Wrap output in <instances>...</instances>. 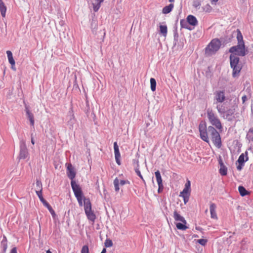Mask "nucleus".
<instances>
[{
	"label": "nucleus",
	"mask_w": 253,
	"mask_h": 253,
	"mask_svg": "<svg viewBox=\"0 0 253 253\" xmlns=\"http://www.w3.org/2000/svg\"><path fill=\"white\" fill-rule=\"evenodd\" d=\"M11 69H12V70H14V71H15V70H16V68H15V66H11Z\"/></svg>",
	"instance_id": "61"
},
{
	"label": "nucleus",
	"mask_w": 253,
	"mask_h": 253,
	"mask_svg": "<svg viewBox=\"0 0 253 253\" xmlns=\"http://www.w3.org/2000/svg\"><path fill=\"white\" fill-rule=\"evenodd\" d=\"M184 187L186 188L191 189V182L190 180H187L186 183L185 184Z\"/></svg>",
	"instance_id": "49"
},
{
	"label": "nucleus",
	"mask_w": 253,
	"mask_h": 253,
	"mask_svg": "<svg viewBox=\"0 0 253 253\" xmlns=\"http://www.w3.org/2000/svg\"><path fill=\"white\" fill-rule=\"evenodd\" d=\"M189 23H188L187 20L181 19L180 20V26L182 28L188 29L190 31L192 30L194 28L189 26Z\"/></svg>",
	"instance_id": "21"
},
{
	"label": "nucleus",
	"mask_w": 253,
	"mask_h": 253,
	"mask_svg": "<svg viewBox=\"0 0 253 253\" xmlns=\"http://www.w3.org/2000/svg\"><path fill=\"white\" fill-rule=\"evenodd\" d=\"M36 193L38 196L40 201L42 203L46 201V200L44 199L42 196V191H36Z\"/></svg>",
	"instance_id": "34"
},
{
	"label": "nucleus",
	"mask_w": 253,
	"mask_h": 253,
	"mask_svg": "<svg viewBox=\"0 0 253 253\" xmlns=\"http://www.w3.org/2000/svg\"><path fill=\"white\" fill-rule=\"evenodd\" d=\"M103 2V1H100V0H95L94 2L92 3V5L93 6V11L94 12H97L99 10L101 3Z\"/></svg>",
	"instance_id": "26"
},
{
	"label": "nucleus",
	"mask_w": 253,
	"mask_h": 253,
	"mask_svg": "<svg viewBox=\"0 0 253 253\" xmlns=\"http://www.w3.org/2000/svg\"><path fill=\"white\" fill-rule=\"evenodd\" d=\"M43 205L46 207L47 209L50 208L51 206L50 205V204L46 201L42 203Z\"/></svg>",
	"instance_id": "52"
},
{
	"label": "nucleus",
	"mask_w": 253,
	"mask_h": 253,
	"mask_svg": "<svg viewBox=\"0 0 253 253\" xmlns=\"http://www.w3.org/2000/svg\"><path fill=\"white\" fill-rule=\"evenodd\" d=\"M73 191L74 193L75 197L78 202L80 206H83V200L84 202V198H85L83 194V190L81 186L72 188Z\"/></svg>",
	"instance_id": "9"
},
{
	"label": "nucleus",
	"mask_w": 253,
	"mask_h": 253,
	"mask_svg": "<svg viewBox=\"0 0 253 253\" xmlns=\"http://www.w3.org/2000/svg\"><path fill=\"white\" fill-rule=\"evenodd\" d=\"M236 145L238 146L239 147H241L242 146V144L240 143L238 141H236Z\"/></svg>",
	"instance_id": "57"
},
{
	"label": "nucleus",
	"mask_w": 253,
	"mask_h": 253,
	"mask_svg": "<svg viewBox=\"0 0 253 253\" xmlns=\"http://www.w3.org/2000/svg\"><path fill=\"white\" fill-rule=\"evenodd\" d=\"M46 253H52L49 250H48V251H46Z\"/></svg>",
	"instance_id": "63"
},
{
	"label": "nucleus",
	"mask_w": 253,
	"mask_h": 253,
	"mask_svg": "<svg viewBox=\"0 0 253 253\" xmlns=\"http://www.w3.org/2000/svg\"><path fill=\"white\" fill-rule=\"evenodd\" d=\"M6 54H7V58H8L13 57L12 53L10 50H7L6 51Z\"/></svg>",
	"instance_id": "54"
},
{
	"label": "nucleus",
	"mask_w": 253,
	"mask_h": 253,
	"mask_svg": "<svg viewBox=\"0 0 253 253\" xmlns=\"http://www.w3.org/2000/svg\"><path fill=\"white\" fill-rule=\"evenodd\" d=\"M106 253V248H104L103 250H102L101 253Z\"/></svg>",
	"instance_id": "59"
},
{
	"label": "nucleus",
	"mask_w": 253,
	"mask_h": 253,
	"mask_svg": "<svg viewBox=\"0 0 253 253\" xmlns=\"http://www.w3.org/2000/svg\"><path fill=\"white\" fill-rule=\"evenodd\" d=\"M90 27L92 29H96L97 27V21L94 19H92L90 23Z\"/></svg>",
	"instance_id": "38"
},
{
	"label": "nucleus",
	"mask_w": 253,
	"mask_h": 253,
	"mask_svg": "<svg viewBox=\"0 0 253 253\" xmlns=\"http://www.w3.org/2000/svg\"><path fill=\"white\" fill-rule=\"evenodd\" d=\"M242 102L243 103H245L246 102V101L247 100V97L246 95H244L242 96Z\"/></svg>",
	"instance_id": "56"
},
{
	"label": "nucleus",
	"mask_w": 253,
	"mask_h": 253,
	"mask_svg": "<svg viewBox=\"0 0 253 253\" xmlns=\"http://www.w3.org/2000/svg\"><path fill=\"white\" fill-rule=\"evenodd\" d=\"M250 169H253V163L251 165H250Z\"/></svg>",
	"instance_id": "62"
},
{
	"label": "nucleus",
	"mask_w": 253,
	"mask_h": 253,
	"mask_svg": "<svg viewBox=\"0 0 253 253\" xmlns=\"http://www.w3.org/2000/svg\"><path fill=\"white\" fill-rule=\"evenodd\" d=\"M160 32L164 37H166L168 32L167 26L166 25H160Z\"/></svg>",
	"instance_id": "31"
},
{
	"label": "nucleus",
	"mask_w": 253,
	"mask_h": 253,
	"mask_svg": "<svg viewBox=\"0 0 253 253\" xmlns=\"http://www.w3.org/2000/svg\"><path fill=\"white\" fill-rule=\"evenodd\" d=\"M28 155L29 153L26 142L24 140H22L20 141L19 158L20 159H25Z\"/></svg>",
	"instance_id": "10"
},
{
	"label": "nucleus",
	"mask_w": 253,
	"mask_h": 253,
	"mask_svg": "<svg viewBox=\"0 0 253 253\" xmlns=\"http://www.w3.org/2000/svg\"><path fill=\"white\" fill-rule=\"evenodd\" d=\"M169 1L171 3L172 2H174V0H169Z\"/></svg>",
	"instance_id": "64"
},
{
	"label": "nucleus",
	"mask_w": 253,
	"mask_h": 253,
	"mask_svg": "<svg viewBox=\"0 0 253 253\" xmlns=\"http://www.w3.org/2000/svg\"><path fill=\"white\" fill-rule=\"evenodd\" d=\"M199 131L200 138L205 142L209 143L208 127H207V123L205 121H201L200 122L199 125Z\"/></svg>",
	"instance_id": "7"
},
{
	"label": "nucleus",
	"mask_w": 253,
	"mask_h": 253,
	"mask_svg": "<svg viewBox=\"0 0 253 253\" xmlns=\"http://www.w3.org/2000/svg\"><path fill=\"white\" fill-rule=\"evenodd\" d=\"M25 111L27 118L29 119L30 125L32 126H34L35 120L33 114L30 111L28 106L25 105Z\"/></svg>",
	"instance_id": "15"
},
{
	"label": "nucleus",
	"mask_w": 253,
	"mask_h": 253,
	"mask_svg": "<svg viewBox=\"0 0 253 253\" xmlns=\"http://www.w3.org/2000/svg\"><path fill=\"white\" fill-rule=\"evenodd\" d=\"M190 192L191 189L186 188L184 187L183 190L180 193L179 196H190Z\"/></svg>",
	"instance_id": "32"
},
{
	"label": "nucleus",
	"mask_w": 253,
	"mask_h": 253,
	"mask_svg": "<svg viewBox=\"0 0 253 253\" xmlns=\"http://www.w3.org/2000/svg\"><path fill=\"white\" fill-rule=\"evenodd\" d=\"M68 114V121L67 122V125L69 126V128L72 129L73 128L74 125L76 123V120L73 114L72 108H71V110L69 111Z\"/></svg>",
	"instance_id": "12"
},
{
	"label": "nucleus",
	"mask_w": 253,
	"mask_h": 253,
	"mask_svg": "<svg viewBox=\"0 0 253 253\" xmlns=\"http://www.w3.org/2000/svg\"><path fill=\"white\" fill-rule=\"evenodd\" d=\"M244 164H242V163H238V165L237 166V169L238 170H241L243 168V167L244 166Z\"/></svg>",
	"instance_id": "51"
},
{
	"label": "nucleus",
	"mask_w": 253,
	"mask_h": 253,
	"mask_svg": "<svg viewBox=\"0 0 253 253\" xmlns=\"http://www.w3.org/2000/svg\"><path fill=\"white\" fill-rule=\"evenodd\" d=\"M31 143L33 145L35 144V141H34V138H33V137L32 136L31 137Z\"/></svg>",
	"instance_id": "60"
},
{
	"label": "nucleus",
	"mask_w": 253,
	"mask_h": 253,
	"mask_svg": "<svg viewBox=\"0 0 253 253\" xmlns=\"http://www.w3.org/2000/svg\"><path fill=\"white\" fill-rule=\"evenodd\" d=\"M66 172L68 178L71 179V185L72 188L80 186V185L77 183L76 181L74 180L76 175V171L75 168L71 163L67 164Z\"/></svg>",
	"instance_id": "6"
},
{
	"label": "nucleus",
	"mask_w": 253,
	"mask_h": 253,
	"mask_svg": "<svg viewBox=\"0 0 253 253\" xmlns=\"http://www.w3.org/2000/svg\"><path fill=\"white\" fill-rule=\"evenodd\" d=\"M196 229L197 230L201 231L202 230V228L200 226H196Z\"/></svg>",
	"instance_id": "58"
},
{
	"label": "nucleus",
	"mask_w": 253,
	"mask_h": 253,
	"mask_svg": "<svg viewBox=\"0 0 253 253\" xmlns=\"http://www.w3.org/2000/svg\"><path fill=\"white\" fill-rule=\"evenodd\" d=\"M181 197L183 199L184 204H186L189 201L190 196H183Z\"/></svg>",
	"instance_id": "50"
},
{
	"label": "nucleus",
	"mask_w": 253,
	"mask_h": 253,
	"mask_svg": "<svg viewBox=\"0 0 253 253\" xmlns=\"http://www.w3.org/2000/svg\"><path fill=\"white\" fill-rule=\"evenodd\" d=\"M132 164L135 167H139V161L138 159H133Z\"/></svg>",
	"instance_id": "46"
},
{
	"label": "nucleus",
	"mask_w": 253,
	"mask_h": 253,
	"mask_svg": "<svg viewBox=\"0 0 253 253\" xmlns=\"http://www.w3.org/2000/svg\"><path fill=\"white\" fill-rule=\"evenodd\" d=\"M208 132L214 145L217 148H220L222 146V142L219 133L211 126H208Z\"/></svg>",
	"instance_id": "3"
},
{
	"label": "nucleus",
	"mask_w": 253,
	"mask_h": 253,
	"mask_svg": "<svg viewBox=\"0 0 253 253\" xmlns=\"http://www.w3.org/2000/svg\"><path fill=\"white\" fill-rule=\"evenodd\" d=\"M207 117L211 126H214L217 129L222 130V126L221 123L217 115L215 114L212 109L210 108L207 111Z\"/></svg>",
	"instance_id": "4"
},
{
	"label": "nucleus",
	"mask_w": 253,
	"mask_h": 253,
	"mask_svg": "<svg viewBox=\"0 0 253 253\" xmlns=\"http://www.w3.org/2000/svg\"><path fill=\"white\" fill-rule=\"evenodd\" d=\"M134 170L137 175H138L142 179V180L145 183V180L140 172L139 167H134Z\"/></svg>",
	"instance_id": "36"
},
{
	"label": "nucleus",
	"mask_w": 253,
	"mask_h": 253,
	"mask_svg": "<svg viewBox=\"0 0 253 253\" xmlns=\"http://www.w3.org/2000/svg\"><path fill=\"white\" fill-rule=\"evenodd\" d=\"M130 182L127 180H121L119 181V185L120 184L121 186H123L126 184H129Z\"/></svg>",
	"instance_id": "48"
},
{
	"label": "nucleus",
	"mask_w": 253,
	"mask_h": 253,
	"mask_svg": "<svg viewBox=\"0 0 253 253\" xmlns=\"http://www.w3.org/2000/svg\"><path fill=\"white\" fill-rule=\"evenodd\" d=\"M114 154H115V158L116 162V163L118 165H121V154L119 151V146L118 145L117 142H115L114 143Z\"/></svg>",
	"instance_id": "14"
},
{
	"label": "nucleus",
	"mask_w": 253,
	"mask_h": 253,
	"mask_svg": "<svg viewBox=\"0 0 253 253\" xmlns=\"http://www.w3.org/2000/svg\"><path fill=\"white\" fill-rule=\"evenodd\" d=\"M221 46V42L218 38L212 39L205 48V53L208 55L216 53Z\"/></svg>",
	"instance_id": "2"
},
{
	"label": "nucleus",
	"mask_w": 253,
	"mask_h": 253,
	"mask_svg": "<svg viewBox=\"0 0 253 253\" xmlns=\"http://www.w3.org/2000/svg\"><path fill=\"white\" fill-rule=\"evenodd\" d=\"M203 8L206 12H210L212 10V7L209 4H206Z\"/></svg>",
	"instance_id": "42"
},
{
	"label": "nucleus",
	"mask_w": 253,
	"mask_h": 253,
	"mask_svg": "<svg viewBox=\"0 0 253 253\" xmlns=\"http://www.w3.org/2000/svg\"><path fill=\"white\" fill-rule=\"evenodd\" d=\"M174 4L173 3H170L168 5L165 6L162 10V12L164 14H168L170 13L173 9Z\"/></svg>",
	"instance_id": "24"
},
{
	"label": "nucleus",
	"mask_w": 253,
	"mask_h": 253,
	"mask_svg": "<svg viewBox=\"0 0 253 253\" xmlns=\"http://www.w3.org/2000/svg\"><path fill=\"white\" fill-rule=\"evenodd\" d=\"M219 114L222 116L226 113V109L223 104H217L216 107Z\"/></svg>",
	"instance_id": "25"
},
{
	"label": "nucleus",
	"mask_w": 253,
	"mask_h": 253,
	"mask_svg": "<svg viewBox=\"0 0 253 253\" xmlns=\"http://www.w3.org/2000/svg\"><path fill=\"white\" fill-rule=\"evenodd\" d=\"M197 242L198 243L201 245L205 246L208 242V240L205 239H198Z\"/></svg>",
	"instance_id": "40"
},
{
	"label": "nucleus",
	"mask_w": 253,
	"mask_h": 253,
	"mask_svg": "<svg viewBox=\"0 0 253 253\" xmlns=\"http://www.w3.org/2000/svg\"><path fill=\"white\" fill-rule=\"evenodd\" d=\"M238 108V105L234 104L232 105L229 108L226 109V113L222 116L224 119L227 120L228 122H232L235 119V114L236 109Z\"/></svg>",
	"instance_id": "8"
},
{
	"label": "nucleus",
	"mask_w": 253,
	"mask_h": 253,
	"mask_svg": "<svg viewBox=\"0 0 253 253\" xmlns=\"http://www.w3.org/2000/svg\"><path fill=\"white\" fill-rule=\"evenodd\" d=\"M201 3V1L200 0H194L193 2V6L195 8H199Z\"/></svg>",
	"instance_id": "41"
},
{
	"label": "nucleus",
	"mask_w": 253,
	"mask_h": 253,
	"mask_svg": "<svg viewBox=\"0 0 253 253\" xmlns=\"http://www.w3.org/2000/svg\"><path fill=\"white\" fill-rule=\"evenodd\" d=\"M48 210L49 211V212L51 214L53 218H55L56 216V213L55 211L53 210L52 208L51 207L50 208L48 209Z\"/></svg>",
	"instance_id": "44"
},
{
	"label": "nucleus",
	"mask_w": 253,
	"mask_h": 253,
	"mask_svg": "<svg viewBox=\"0 0 253 253\" xmlns=\"http://www.w3.org/2000/svg\"><path fill=\"white\" fill-rule=\"evenodd\" d=\"M173 218L175 221H179L185 224H187L186 220L184 217L180 215L176 210L173 212Z\"/></svg>",
	"instance_id": "18"
},
{
	"label": "nucleus",
	"mask_w": 253,
	"mask_h": 253,
	"mask_svg": "<svg viewBox=\"0 0 253 253\" xmlns=\"http://www.w3.org/2000/svg\"><path fill=\"white\" fill-rule=\"evenodd\" d=\"M248 159V152L246 151L245 154L242 153L240 155L237 162L245 164V162H247Z\"/></svg>",
	"instance_id": "19"
},
{
	"label": "nucleus",
	"mask_w": 253,
	"mask_h": 253,
	"mask_svg": "<svg viewBox=\"0 0 253 253\" xmlns=\"http://www.w3.org/2000/svg\"><path fill=\"white\" fill-rule=\"evenodd\" d=\"M237 40L238 44L231 47L229 52L231 53L229 56L230 65L233 70L232 76L236 77L241 72V67L239 64L240 58L239 56H245L248 53V48L246 47L242 34L239 29L237 30Z\"/></svg>",
	"instance_id": "1"
},
{
	"label": "nucleus",
	"mask_w": 253,
	"mask_h": 253,
	"mask_svg": "<svg viewBox=\"0 0 253 253\" xmlns=\"http://www.w3.org/2000/svg\"><path fill=\"white\" fill-rule=\"evenodd\" d=\"M214 103H221L225 100V91L224 90H217L214 93Z\"/></svg>",
	"instance_id": "11"
},
{
	"label": "nucleus",
	"mask_w": 253,
	"mask_h": 253,
	"mask_svg": "<svg viewBox=\"0 0 253 253\" xmlns=\"http://www.w3.org/2000/svg\"><path fill=\"white\" fill-rule=\"evenodd\" d=\"M186 225V224H185L182 222H178L176 223V227L179 230H185L188 228V227Z\"/></svg>",
	"instance_id": "28"
},
{
	"label": "nucleus",
	"mask_w": 253,
	"mask_h": 253,
	"mask_svg": "<svg viewBox=\"0 0 253 253\" xmlns=\"http://www.w3.org/2000/svg\"><path fill=\"white\" fill-rule=\"evenodd\" d=\"M9 63L11 66H14L15 65V62L13 57L8 58Z\"/></svg>",
	"instance_id": "45"
},
{
	"label": "nucleus",
	"mask_w": 253,
	"mask_h": 253,
	"mask_svg": "<svg viewBox=\"0 0 253 253\" xmlns=\"http://www.w3.org/2000/svg\"><path fill=\"white\" fill-rule=\"evenodd\" d=\"M150 87L152 91H154L156 90V80L153 78H151L150 80Z\"/></svg>",
	"instance_id": "30"
},
{
	"label": "nucleus",
	"mask_w": 253,
	"mask_h": 253,
	"mask_svg": "<svg viewBox=\"0 0 253 253\" xmlns=\"http://www.w3.org/2000/svg\"><path fill=\"white\" fill-rule=\"evenodd\" d=\"M114 186H115V191L118 192L119 190H120V188H119V179L116 177L114 180Z\"/></svg>",
	"instance_id": "33"
},
{
	"label": "nucleus",
	"mask_w": 253,
	"mask_h": 253,
	"mask_svg": "<svg viewBox=\"0 0 253 253\" xmlns=\"http://www.w3.org/2000/svg\"><path fill=\"white\" fill-rule=\"evenodd\" d=\"M238 191L242 197L250 195V192L247 190L246 188L242 185H240L238 187Z\"/></svg>",
	"instance_id": "22"
},
{
	"label": "nucleus",
	"mask_w": 253,
	"mask_h": 253,
	"mask_svg": "<svg viewBox=\"0 0 253 253\" xmlns=\"http://www.w3.org/2000/svg\"><path fill=\"white\" fill-rule=\"evenodd\" d=\"M155 175L156 178L157 182L158 184H163V180L161 173L159 170H157L155 172Z\"/></svg>",
	"instance_id": "29"
},
{
	"label": "nucleus",
	"mask_w": 253,
	"mask_h": 253,
	"mask_svg": "<svg viewBox=\"0 0 253 253\" xmlns=\"http://www.w3.org/2000/svg\"><path fill=\"white\" fill-rule=\"evenodd\" d=\"M186 20L189 23L190 26H193V28L198 24V22L195 16L192 15H189L186 18Z\"/></svg>",
	"instance_id": "16"
},
{
	"label": "nucleus",
	"mask_w": 253,
	"mask_h": 253,
	"mask_svg": "<svg viewBox=\"0 0 253 253\" xmlns=\"http://www.w3.org/2000/svg\"><path fill=\"white\" fill-rule=\"evenodd\" d=\"M84 209L87 219L94 222L96 217L94 211H92L91 204L89 198H84Z\"/></svg>",
	"instance_id": "5"
},
{
	"label": "nucleus",
	"mask_w": 253,
	"mask_h": 253,
	"mask_svg": "<svg viewBox=\"0 0 253 253\" xmlns=\"http://www.w3.org/2000/svg\"><path fill=\"white\" fill-rule=\"evenodd\" d=\"M158 193H161L163 191V189H164L163 184H158Z\"/></svg>",
	"instance_id": "47"
},
{
	"label": "nucleus",
	"mask_w": 253,
	"mask_h": 253,
	"mask_svg": "<svg viewBox=\"0 0 253 253\" xmlns=\"http://www.w3.org/2000/svg\"><path fill=\"white\" fill-rule=\"evenodd\" d=\"M173 35H174L173 37H174V45H175L176 44V42H177L178 40V34L177 33L176 28L174 31Z\"/></svg>",
	"instance_id": "39"
},
{
	"label": "nucleus",
	"mask_w": 253,
	"mask_h": 253,
	"mask_svg": "<svg viewBox=\"0 0 253 253\" xmlns=\"http://www.w3.org/2000/svg\"><path fill=\"white\" fill-rule=\"evenodd\" d=\"M216 206L214 203H211L210 207V211L211 212V217L213 219H217V216L216 213L215 209Z\"/></svg>",
	"instance_id": "17"
},
{
	"label": "nucleus",
	"mask_w": 253,
	"mask_h": 253,
	"mask_svg": "<svg viewBox=\"0 0 253 253\" xmlns=\"http://www.w3.org/2000/svg\"><path fill=\"white\" fill-rule=\"evenodd\" d=\"M43 205L46 207L47 209L50 208L51 206L50 205V204L46 201L42 203Z\"/></svg>",
	"instance_id": "53"
},
{
	"label": "nucleus",
	"mask_w": 253,
	"mask_h": 253,
	"mask_svg": "<svg viewBox=\"0 0 253 253\" xmlns=\"http://www.w3.org/2000/svg\"><path fill=\"white\" fill-rule=\"evenodd\" d=\"M81 253H89V249L87 245H84L83 246L81 250Z\"/></svg>",
	"instance_id": "43"
},
{
	"label": "nucleus",
	"mask_w": 253,
	"mask_h": 253,
	"mask_svg": "<svg viewBox=\"0 0 253 253\" xmlns=\"http://www.w3.org/2000/svg\"><path fill=\"white\" fill-rule=\"evenodd\" d=\"M106 248H109L113 246L112 241L110 239H107L104 243Z\"/></svg>",
	"instance_id": "37"
},
{
	"label": "nucleus",
	"mask_w": 253,
	"mask_h": 253,
	"mask_svg": "<svg viewBox=\"0 0 253 253\" xmlns=\"http://www.w3.org/2000/svg\"><path fill=\"white\" fill-rule=\"evenodd\" d=\"M246 138L249 141L253 142V127L249 129L247 134Z\"/></svg>",
	"instance_id": "27"
},
{
	"label": "nucleus",
	"mask_w": 253,
	"mask_h": 253,
	"mask_svg": "<svg viewBox=\"0 0 253 253\" xmlns=\"http://www.w3.org/2000/svg\"><path fill=\"white\" fill-rule=\"evenodd\" d=\"M218 161L220 166V169H219V172L222 176H225L227 174V168L224 164V163L222 160L220 156H219Z\"/></svg>",
	"instance_id": "13"
},
{
	"label": "nucleus",
	"mask_w": 253,
	"mask_h": 253,
	"mask_svg": "<svg viewBox=\"0 0 253 253\" xmlns=\"http://www.w3.org/2000/svg\"><path fill=\"white\" fill-rule=\"evenodd\" d=\"M36 187H37V190L36 191H42V183L41 180L39 179L36 180Z\"/></svg>",
	"instance_id": "35"
},
{
	"label": "nucleus",
	"mask_w": 253,
	"mask_h": 253,
	"mask_svg": "<svg viewBox=\"0 0 253 253\" xmlns=\"http://www.w3.org/2000/svg\"><path fill=\"white\" fill-rule=\"evenodd\" d=\"M10 253H17V248L16 247H13L11 250Z\"/></svg>",
	"instance_id": "55"
},
{
	"label": "nucleus",
	"mask_w": 253,
	"mask_h": 253,
	"mask_svg": "<svg viewBox=\"0 0 253 253\" xmlns=\"http://www.w3.org/2000/svg\"><path fill=\"white\" fill-rule=\"evenodd\" d=\"M0 248L2 249L1 252H2V253H5L7 248V240L6 236L4 235L0 242Z\"/></svg>",
	"instance_id": "20"
},
{
	"label": "nucleus",
	"mask_w": 253,
	"mask_h": 253,
	"mask_svg": "<svg viewBox=\"0 0 253 253\" xmlns=\"http://www.w3.org/2000/svg\"><path fill=\"white\" fill-rule=\"evenodd\" d=\"M7 8L2 0H0V11L2 17H5Z\"/></svg>",
	"instance_id": "23"
}]
</instances>
